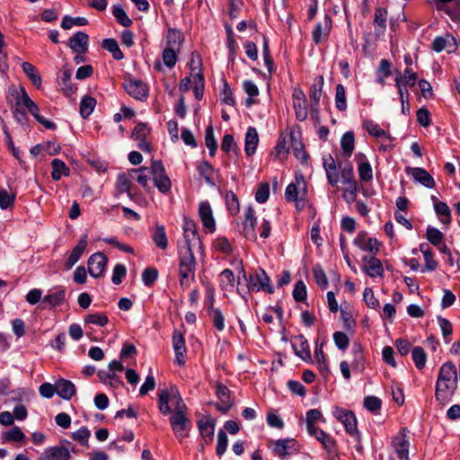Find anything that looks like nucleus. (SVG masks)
<instances>
[{
  "mask_svg": "<svg viewBox=\"0 0 460 460\" xmlns=\"http://www.w3.org/2000/svg\"><path fill=\"white\" fill-rule=\"evenodd\" d=\"M157 396L159 411L164 416L171 414L170 426L176 438L181 442L189 437L191 421L188 417V407L178 388L171 386L160 389Z\"/></svg>",
  "mask_w": 460,
  "mask_h": 460,
  "instance_id": "1",
  "label": "nucleus"
},
{
  "mask_svg": "<svg viewBox=\"0 0 460 460\" xmlns=\"http://www.w3.org/2000/svg\"><path fill=\"white\" fill-rule=\"evenodd\" d=\"M457 370L454 363L447 361L440 367L435 390L438 402L446 404L452 400L457 388Z\"/></svg>",
  "mask_w": 460,
  "mask_h": 460,
  "instance_id": "2",
  "label": "nucleus"
},
{
  "mask_svg": "<svg viewBox=\"0 0 460 460\" xmlns=\"http://www.w3.org/2000/svg\"><path fill=\"white\" fill-rule=\"evenodd\" d=\"M179 275L180 285L182 288H187L194 281L196 270V260L192 250L184 248L179 252Z\"/></svg>",
  "mask_w": 460,
  "mask_h": 460,
  "instance_id": "3",
  "label": "nucleus"
},
{
  "mask_svg": "<svg viewBox=\"0 0 460 460\" xmlns=\"http://www.w3.org/2000/svg\"><path fill=\"white\" fill-rule=\"evenodd\" d=\"M307 195V184L304 175L296 172L294 181L290 182L286 189L285 198L288 201L296 203V208L300 202H304Z\"/></svg>",
  "mask_w": 460,
  "mask_h": 460,
  "instance_id": "4",
  "label": "nucleus"
},
{
  "mask_svg": "<svg viewBox=\"0 0 460 460\" xmlns=\"http://www.w3.org/2000/svg\"><path fill=\"white\" fill-rule=\"evenodd\" d=\"M150 173L155 187L161 193H167L171 190L172 181L165 172V168L161 161H153Z\"/></svg>",
  "mask_w": 460,
  "mask_h": 460,
  "instance_id": "5",
  "label": "nucleus"
},
{
  "mask_svg": "<svg viewBox=\"0 0 460 460\" xmlns=\"http://www.w3.org/2000/svg\"><path fill=\"white\" fill-rule=\"evenodd\" d=\"M247 287L250 291L259 292L260 290H265L271 294L273 293V288L270 286V279L264 270L258 269L252 274L249 276Z\"/></svg>",
  "mask_w": 460,
  "mask_h": 460,
  "instance_id": "6",
  "label": "nucleus"
},
{
  "mask_svg": "<svg viewBox=\"0 0 460 460\" xmlns=\"http://www.w3.org/2000/svg\"><path fill=\"white\" fill-rule=\"evenodd\" d=\"M333 416L344 425L346 431L350 436L358 438L357 419L351 411L336 407L333 411Z\"/></svg>",
  "mask_w": 460,
  "mask_h": 460,
  "instance_id": "7",
  "label": "nucleus"
},
{
  "mask_svg": "<svg viewBox=\"0 0 460 460\" xmlns=\"http://www.w3.org/2000/svg\"><path fill=\"white\" fill-rule=\"evenodd\" d=\"M108 262V258L103 252H98L92 254L88 260V272L93 278H101Z\"/></svg>",
  "mask_w": 460,
  "mask_h": 460,
  "instance_id": "8",
  "label": "nucleus"
},
{
  "mask_svg": "<svg viewBox=\"0 0 460 460\" xmlns=\"http://www.w3.org/2000/svg\"><path fill=\"white\" fill-rule=\"evenodd\" d=\"M183 236L186 242V247L192 250V246L200 243L199 236L197 231V226L194 220L184 217L183 218Z\"/></svg>",
  "mask_w": 460,
  "mask_h": 460,
  "instance_id": "9",
  "label": "nucleus"
},
{
  "mask_svg": "<svg viewBox=\"0 0 460 460\" xmlns=\"http://www.w3.org/2000/svg\"><path fill=\"white\" fill-rule=\"evenodd\" d=\"M353 243L361 251L376 254L379 251V242L376 238L368 237L367 233L360 232L353 240Z\"/></svg>",
  "mask_w": 460,
  "mask_h": 460,
  "instance_id": "10",
  "label": "nucleus"
},
{
  "mask_svg": "<svg viewBox=\"0 0 460 460\" xmlns=\"http://www.w3.org/2000/svg\"><path fill=\"white\" fill-rule=\"evenodd\" d=\"M323 76L320 75L317 76L314 84H312L310 88V101H311V112L312 115H317L319 111V102L320 99L322 97L323 93Z\"/></svg>",
  "mask_w": 460,
  "mask_h": 460,
  "instance_id": "11",
  "label": "nucleus"
},
{
  "mask_svg": "<svg viewBox=\"0 0 460 460\" xmlns=\"http://www.w3.org/2000/svg\"><path fill=\"white\" fill-rule=\"evenodd\" d=\"M199 217L203 226L210 233L216 230V222L213 217V211L208 201H201L199 205Z\"/></svg>",
  "mask_w": 460,
  "mask_h": 460,
  "instance_id": "12",
  "label": "nucleus"
},
{
  "mask_svg": "<svg viewBox=\"0 0 460 460\" xmlns=\"http://www.w3.org/2000/svg\"><path fill=\"white\" fill-rule=\"evenodd\" d=\"M58 84L66 96L71 97L77 91V87L72 83V70L63 69L58 75Z\"/></svg>",
  "mask_w": 460,
  "mask_h": 460,
  "instance_id": "13",
  "label": "nucleus"
},
{
  "mask_svg": "<svg viewBox=\"0 0 460 460\" xmlns=\"http://www.w3.org/2000/svg\"><path fill=\"white\" fill-rule=\"evenodd\" d=\"M172 347L175 352V362L182 366L185 364L186 347L183 334L179 331H174L172 333Z\"/></svg>",
  "mask_w": 460,
  "mask_h": 460,
  "instance_id": "14",
  "label": "nucleus"
},
{
  "mask_svg": "<svg viewBox=\"0 0 460 460\" xmlns=\"http://www.w3.org/2000/svg\"><path fill=\"white\" fill-rule=\"evenodd\" d=\"M124 89L135 99L141 100L147 96V87L140 80L129 78L124 83Z\"/></svg>",
  "mask_w": 460,
  "mask_h": 460,
  "instance_id": "15",
  "label": "nucleus"
},
{
  "mask_svg": "<svg viewBox=\"0 0 460 460\" xmlns=\"http://www.w3.org/2000/svg\"><path fill=\"white\" fill-rule=\"evenodd\" d=\"M199 434L205 444H210L214 438L216 421L210 417H204L197 423Z\"/></svg>",
  "mask_w": 460,
  "mask_h": 460,
  "instance_id": "16",
  "label": "nucleus"
},
{
  "mask_svg": "<svg viewBox=\"0 0 460 460\" xmlns=\"http://www.w3.org/2000/svg\"><path fill=\"white\" fill-rule=\"evenodd\" d=\"M70 457V452L67 447L56 446L46 448L39 460H69Z\"/></svg>",
  "mask_w": 460,
  "mask_h": 460,
  "instance_id": "17",
  "label": "nucleus"
},
{
  "mask_svg": "<svg viewBox=\"0 0 460 460\" xmlns=\"http://www.w3.org/2000/svg\"><path fill=\"white\" fill-rule=\"evenodd\" d=\"M364 263V271L371 278L382 277L384 268L381 261L375 256H364L362 258Z\"/></svg>",
  "mask_w": 460,
  "mask_h": 460,
  "instance_id": "18",
  "label": "nucleus"
},
{
  "mask_svg": "<svg viewBox=\"0 0 460 460\" xmlns=\"http://www.w3.org/2000/svg\"><path fill=\"white\" fill-rule=\"evenodd\" d=\"M256 217L255 211L252 208H247L244 210L243 221V235L252 241H256L257 234L255 233Z\"/></svg>",
  "mask_w": 460,
  "mask_h": 460,
  "instance_id": "19",
  "label": "nucleus"
},
{
  "mask_svg": "<svg viewBox=\"0 0 460 460\" xmlns=\"http://www.w3.org/2000/svg\"><path fill=\"white\" fill-rule=\"evenodd\" d=\"M67 45L74 52L84 54L88 50L89 36L83 31H78L69 39Z\"/></svg>",
  "mask_w": 460,
  "mask_h": 460,
  "instance_id": "20",
  "label": "nucleus"
},
{
  "mask_svg": "<svg viewBox=\"0 0 460 460\" xmlns=\"http://www.w3.org/2000/svg\"><path fill=\"white\" fill-rule=\"evenodd\" d=\"M295 354L305 361H311L310 347L307 340L303 335L296 336L292 341Z\"/></svg>",
  "mask_w": 460,
  "mask_h": 460,
  "instance_id": "21",
  "label": "nucleus"
},
{
  "mask_svg": "<svg viewBox=\"0 0 460 460\" xmlns=\"http://www.w3.org/2000/svg\"><path fill=\"white\" fill-rule=\"evenodd\" d=\"M87 246V234H83L77 244L73 248L70 255L66 259L65 262V267L66 270L72 269V267L79 261L82 254L84 253L85 248Z\"/></svg>",
  "mask_w": 460,
  "mask_h": 460,
  "instance_id": "22",
  "label": "nucleus"
},
{
  "mask_svg": "<svg viewBox=\"0 0 460 460\" xmlns=\"http://www.w3.org/2000/svg\"><path fill=\"white\" fill-rule=\"evenodd\" d=\"M393 447L400 460H409L410 441L404 434L394 437Z\"/></svg>",
  "mask_w": 460,
  "mask_h": 460,
  "instance_id": "23",
  "label": "nucleus"
},
{
  "mask_svg": "<svg viewBox=\"0 0 460 460\" xmlns=\"http://www.w3.org/2000/svg\"><path fill=\"white\" fill-rule=\"evenodd\" d=\"M294 439H278L272 440L269 444V447L273 451V453L280 457H284L287 455H289V449L293 448L295 446Z\"/></svg>",
  "mask_w": 460,
  "mask_h": 460,
  "instance_id": "24",
  "label": "nucleus"
},
{
  "mask_svg": "<svg viewBox=\"0 0 460 460\" xmlns=\"http://www.w3.org/2000/svg\"><path fill=\"white\" fill-rule=\"evenodd\" d=\"M216 394L221 402L220 404L217 405V410L223 413L227 412L232 406L230 390L223 384H217Z\"/></svg>",
  "mask_w": 460,
  "mask_h": 460,
  "instance_id": "25",
  "label": "nucleus"
},
{
  "mask_svg": "<svg viewBox=\"0 0 460 460\" xmlns=\"http://www.w3.org/2000/svg\"><path fill=\"white\" fill-rule=\"evenodd\" d=\"M311 436H314L323 447L326 449V451L330 454L335 451V441L330 437L326 432H324L320 428H315L311 431H307Z\"/></svg>",
  "mask_w": 460,
  "mask_h": 460,
  "instance_id": "26",
  "label": "nucleus"
},
{
  "mask_svg": "<svg viewBox=\"0 0 460 460\" xmlns=\"http://www.w3.org/2000/svg\"><path fill=\"white\" fill-rule=\"evenodd\" d=\"M259 144V135L257 129L253 127H249L245 133V146L244 151L248 156L255 154L257 146Z\"/></svg>",
  "mask_w": 460,
  "mask_h": 460,
  "instance_id": "27",
  "label": "nucleus"
},
{
  "mask_svg": "<svg viewBox=\"0 0 460 460\" xmlns=\"http://www.w3.org/2000/svg\"><path fill=\"white\" fill-rule=\"evenodd\" d=\"M132 180L134 175H131L129 170L126 173H120L118 175L116 186L120 193H127L128 197L133 199L131 193Z\"/></svg>",
  "mask_w": 460,
  "mask_h": 460,
  "instance_id": "28",
  "label": "nucleus"
},
{
  "mask_svg": "<svg viewBox=\"0 0 460 460\" xmlns=\"http://www.w3.org/2000/svg\"><path fill=\"white\" fill-rule=\"evenodd\" d=\"M358 176L363 181H369L373 178V170L371 164L367 160V157L364 154L359 153L358 155Z\"/></svg>",
  "mask_w": 460,
  "mask_h": 460,
  "instance_id": "29",
  "label": "nucleus"
},
{
  "mask_svg": "<svg viewBox=\"0 0 460 460\" xmlns=\"http://www.w3.org/2000/svg\"><path fill=\"white\" fill-rule=\"evenodd\" d=\"M57 394L64 400H70L75 394V385L68 380L60 379L56 383Z\"/></svg>",
  "mask_w": 460,
  "mask_h": 460,
  "instance_id": "30",
  "label": "nucleus"
},
{
  "mask_svg": "<svg viewBox=\"0 0 460 460\" xmlns=\"http://www.w3.org/2000/svg\"><path fill=\"white\" fill-rule=\"evenodd\" d=\"M332 21L329 16L325 15L323 21L318 22L313 31V40L318 44L329 33L331 30Z\"/></svg>",
  "mask_w": 460,
  "mask_h": 460,
  "instance_id": "31",
  "label": "nucleus"
},
{
  "mask_svg": "<svg viewBox=\"0 0 460 460\" xmlns=\"http://www.w3.org/2000/svg\"><path fill=\"white\" fill-rule=\"evenodd\" d=\"M66 299V289L63 287H57L44 296L43 301L48 303L51 307H56L64 303Z\"/></svg>",
  "mask_w": 460,
  "mask_h": 460,
  "instance_id": "32",
  "label": "nucleus"
},
{
  "mask_svg": "<svg viewBox=\"0 0 460 460\" xmlns=\"http://www.w3.org/2000/svg\"><path fill=\"white\" fill-rule=\"evenodd\" d=\"M411 175L416 181H419L427 188H433L435 186L433 177L423 168H411Z\"/></svg>",
  "mask_w": 460,
  "mask_h": 460,
  "instance_id": "33",
  "label": "nucleus"
},
{
  "mask_svg": "<svg viewBox=\"0 0 460 460\" xmlns=\"http://www.w3.org/2000/svg\"><path fill=\"white\" fill-rule=\"evenodd\" d=\"M291 147L295 156L302 163L306 162L307 154L305 150V146L299 138H297L293 132L290 133Z\"/></svg>",
  "mask_w": 460,
  "mask_h": 460,
  "instance_id": "34",
  "label": "nucleus"
},
{
  "mask_svg": "<svg viewBox=\"0 0 460 460\" xmlns=\"http://www.w3.org/2000/svg\"><path fill=\"white\" fill-rule=\"evenodd\" d=\"M183 42V37L181 31L175 29H169L166 35V47L180 50L181 45Z\"/></svg>",
  "mask_w": 460,
  "mask_h": 460,
  "instance_id": "35",
  "label": "nucleus"
},
{
  "mask_svg": "<svg viewBox=\"0 0 460 460\" xmlns=\"http://www.w3.org/2000/svg\"><path fill=\"white\" fill-rule=\"evenodd\" d=\"M22 68L23 73L28 76L31 82L37 87L41 86V76L36 67L29 62H22Z\"/></svg>",
  "mask_w": 460,
  "mask_h": 460,
  "instance_id": "36",
  "label": "nucleus"
},
{
  "mask_svg": "<svg viewBox=\"0 0 460 460\" xmlns=\"http://www.w3.org/2000/svg\"><path fill=\"white\" fill-rule=\"evenodd\" d=\"M198 172L205 179L208 185H214V175L216 171L214 167L207 161H201L198 165Z\"/></svg>",
  "mask_w": 460,
  "mask_h": 460,
  "instance_id": "37",
  "label": "nucleus"
},
{
  "mask_svg": "<svg viewBox=\"0 0 460 460\" xmlns=\"http://www.w3.org/2000/svg\"><path fill=\"white\" fill-rule=\"evenodd\" d=\"M152 239L155 245L161 250H165L168 246V240L165 233V228L164 226H156L153 234Z\"/></svg>",
  "mask_w": 460,
  "mask_h": 460,
  "instance_id": "38",
  "label": "nucleus"
},
{
  "mask_svg": "<svg viewBox=\"0 0 460 460\" xmlns=\"http://www.w3.org/2000/svg\"><path fill=\"white\" fill-rule=\"evenodd\" d=\"M387 12L385 9L377 8L375 13L374 25L376 33L383 34L386 27Z\"/></svg>",
  "mask_w": 460,
  "mask_h": 460,
  "instance_id": "39",
  "label": "nucleus"
},
{
  "mask_svg": "<svg viewBox=\"0 0 460 460\" xmlns=\"http://www.w3.org/2000/svg\"><path fill=\"white\" fill-rule=\"evenodd\" d=\"M355 137L352 131H347L343 134L341 139V147L345 156L351 155L354 150Z\"/></svg>",
  "mask_w": 460,
  "mask_h": 460,
  "instance_id": "40",
  "label": "nucleus"
},
{
  "mask_svg": "<svg viewBox=\"0 0 460 460\" xmlns=\"http://www.w3.org/2000/svg\"><path fill=\"white\" fill-rule=\"evenodd\" d=\"M102 47L111 53L112 57L116 60H120L124 58L122 51L116 40L105 39L102 42Z\"/></svg>",
  "mask_w": 460,
  "mask_h": 460,
  "instance_id": "41",
  "label": "nucleus"
},
{
  "mask_svg": "<svg viewBox=\"0 0 460 460\" xmlns=\"http://www.w3.org/2000/svg\"><path fill=\"white\" fill-rule=\"evenodd\" d=\"M420 251L422 252L425 261V270L429 271L435 270L438 267V262L433 258V253L428 244L421 243Z\"/></svg>",
  "mask_w": 460,
  "mask_h": 460,
  "instance_id": "42",
  "label": "nucleus"
},
{
  "mask_svg": "<svg viewBox=\"0 0 460 460\" xmlns=\"http://www.w3.org/2000/svg\"><path fill=\"white\" fill-rule=\"evenodd\" d=\"M51 176L52 179L55 181L60 180L63 175L69 174V169L67 168L66 164L59 159H53L51 162Z\"/></svg>",
  "mask_w": 460,
  "mask_h": 460,
  "instance_id": "43",
  "label": "nucleus"
},
{
  "mask_svg": "<svg viewBox=\"0 0 460 460\" xmlns=\"http://www.w3.org/2000/svg\"><path fill=\"white\" fill-rule=\"evenodd\" d=\"M363 128L367 131V133L376 137H385L387 139H391L389 134H387L384 129H382L376 123L372 120H365L363 122Z\"/></svg>",
  "mask_w": 460,
  "mask_h": 460,
  "instance_id": "44",
  "label": "nucleus"
},
{
  "mask_svg": "<svg viewBox=\"0 0 460 460\" xmlns=\"http://www.w3.org/2000/svg\"><path fill=\"white\" fill-rule=\"evenodd\" d=\"M434 209L436 214L439 217V220L443 224H449L451 221V211L449 207L445 202H435Z\"/></svg>",
  "mask_w": 460,
  "mask_h": 460,
  "instance_id": "45",
  "label": "nucleus"
},
{
  "mask_svg": "<svg viewBox=\"0 0 460 460\" xmlns=\"http://www.w3.org/2000/svg\"><path fill=\"white\" fill-rule=\"evenodd\" d=\"M315 363L323 376H327L330 372L327 360L323 351L322 346H316L314 349Z\"/></svg>",
  "mask_w": 460,
  "mask_h": 460,
  "instance_id": "46",
  "label": "nucleus"
},
{
  "mask_svg": "<svg viewBox=\"0 0 460 460\" xmlns=\"http://www.w3.org/2000/svg\"><path fill=\"white\" fill-rule=\"evenodd\" d=\"M96 105V101L91 96H84L80 103V113L83 118H88Z\"/></svg>",
  "mask_w": 460,
  "mask_h": 460,
  "instance_id": "47",
  "label": "nucleus"
},
{
  "mask_svg": "<svg viewBox=\"0 0 460 460\" xmlns=\"http://www.w3.org/2000/svg\"><path fill=\"white\" fill-rule=\"evenodd\" d=\"M131 175H134V180H136L138 184L143 187H146L149 181V173L150 171L147 167H140L139 169H131L129 170Z\"/></svg>",
  "mask_w": 460,
  "mask_h": 460,
  "instance_id": "48",
  "label": "nucleus"
},
{
  "mask_svg": "<svg viewBox=\"0 0 460 460\" xmlns=\"http://www.w3.org/2000/svg\"><path fill=\"white\" fill-rule=\"evenodd\" d=\"M335 106L340 111L347 110L346 91L344 86L341 84L336 85Z\"/></svg>",
  "mask_w": 460,
  "mask_h": 460,
  "instance_id": "49",
  "label": "nucleus"
},
{
  "mask_svg": "<svg viewBox=\"0 0 460 460\" xmlns=\"http://www.w3.org/2000/svg\"><path fill=\"white\" fill-rule=\"evenodd\" d=\"M439 11L447 13L453 22H460V0L453 1L450 6L446 5L445 9H440Z\"/></svg>",
  "mask_w": 460,
  "mask_h": 460,
  "instance_id": "50",
  "label": "nucleus"
},
{
  "mask_svg": "<svg viewBox=\"0 0 460 460\" xmlns=\"http://www.w3.org/2000/svg\"><path fill=\"white\" fill-rule=\"evenodd\" d=\"M205 143L207 147L209 150V155H214L216 154L217 148V143L214 136V128L212 125H209L206 128L205 133Z\"/></svg>",
  "mask_w": 460,
  "mask_h": 460,
  "instance_id": "51",
  "label": "nucleus"
},
{
  "mask_svg": "<svg viewBox=\"0 0 460 460\" xmlns=\"http://www.w3.org/2000/svg\"><path fill=\"white\" fill-rule=\"evenodd\" d=\"M179 51L180 50H176L173 49L164 48V49L163 50V53H162V58H163L164 64L167 67L172 68L175 66L177 59H178Z\"/></svg>",
  "mask_w": 460,
  "mask_h": 460,
  "instance_id": "52",
  "label": "nucleus"
},
{
  "mask_svg": "<svg viewBox=\"0 0 460 460\" xmlns=\"http://www.w3.org/2000/svg\"><path fill=\"white\" fill-rule=\"evenodd\" d=\"M87 22H88V21L84 17H71V16L66 15L61 22V27L64 30H69L74 25L84 26L87 24Z\"/></svg>",
  "mask_w": 460,
  "mask_h": 460,
  "instance_id": "53",
  "label": "nucleus"
},
{
  "mask_svg": "<svg viewBox=\"0 0 460 460\" xmlns=\"http://www.w3.org/2000/svg\"><path fill=\"white\" fill-rule=\"evenodd\" d=\"M23 106L30 111L31 108H34L36 103L29 97L24 88H21L19 92H16V106Z\"/></svg>",
  "mask_w": 460,
  "mask_h": 460,
  "instance_id": "54",
  "label": "nucleus"
},
{
  "mask_svg": "<svg viewBox=\"0 0 460 460\" xmlns=\"http://www.w3.org/2000/svg\"><path fill=\"white\" fill-rule=\"evenodd\" d=\"M243 88L244 92L246 93V94L249 96V98L246 100L247 106L252 105L253 104L252 98L259 95V88L253 82H252L250 80H245L243 82Z\"/></svg>",
  "mask_w": 460,
  "mask_h": 460,
  "instance_id": "55",
  "label": "nucleus"
},
{
  "mask_svg": "<svg viewBox=\"0 0 460 460\" xmlns=\"http://www.w3.org/2000/svg\"><path fill=\"white\" fill-rule=\"evenodd\" d=\"M426 237L428 241L435 246H438L444 240L443 233L432 226L427 228Z\"/></svg>",
  "mask_w": 460,
  "mask_h": 460,
  "instance_id": "56",
  "label": "nucleus"
},
{
  "mask_svg": "<svg viewBox=\"0 0 460 460\" xmlns=\"http://www.w3.org/2000/svg\"><path fill=\"white\" fill-rule=\"evenodd\" d=\"M411 357L417 368L422 369L425 367L427 356L421 347H415L412 349Z\"/></svg>",
  "mask_w": 460,
  "mask_h": 460,
  "instance_id": "57",
  "label": "nucleus"
},
{
  "mask_svg": "<svg viewBox=\"0 0 460 460\" xmlns=\"http://www.w3.org/2000/svg\"><path fill=\"white\" fill-rule=\"evenodd\" d=\"M293 107L296 118L300 121H305L308 116L306 100L293 102Z\"/></svg>",
  "mask_w": 460,
  "mask_h": 460,
  "instance_id": "58",
  "label": "nucleus"
},
{
  "mask_svg": "<svg viewBox=\"0 0 460 460\" xmlns=\"http://www.w3.org/2000/svg\"><path fill=\"white\" fill-rule=\"evenodd\" d=\"M108 322V316L105 314L101 313L90 314L84 317L85 323H92L98 326H104Z\"/></svg>",
  "mask_w": 460,
  "mask_h": 460,
  "instance_id": "59",
  "label": "nucleus"
},
{
  "mask_svg": "<svg viewBox=\"0 0 460 460\" xmlns=\"http://www.w3.org/2000/svg\"><path fill=\"white\" fill-rule=\"evenodd\" d=\"M112 13L116 20L124 27H128L132 24V20L127 15L124 9L119 6L116 5L113 7Z\"/></svg>",
  "mask_w": 460,
  "mask_h": 460,
  "instance_id": "60",
  "label": "nucleus"
},
{
  "mask_svg": "<svg viewBox=\"0 0 460 460\" xmlns=\"http://www.w3.org/2000/svg\"><path fill=\"white\" fill-rule=\"evenodd\" d=\"M322 419V413L317 409H312L306 413V429L307 431H311L312 429L317 428L315 426V422Z\"/></svg>",
  "mask_w": 460,
  "mask_h": 460,
  "instance_id": "61",
  "label": "nucleus"
},
{
  "mask_svg": "<svg viewBox=\"0 0 460 460\" xmlns=\"http://www.w3.org/2000/svg\"><path fill=\"white\" fill-rule=\"evenodd\" d=\"M454 40L455 39L452 36L436 37L432 42V49L436 52H441L450 44V41Z\"/></svg>",
  "mask_w": 460,
  "mask_h": 460,
  "instance_id": "62",
  "label": "nucleus"
},
{
  "mask_svg": "<svg viewBox=\"0 0 460 460\" xmlns=\"http://www.w3.org/2000/svg\"><path fill=\"white\" fill-rule=\"evenodd\" d=\"M226 202L229 212L236 215L239 212V201L236 195L233 191H228L226 195Z\"/></svg>",
  "mask_w": 460,
  "mask_h": 460,
  "instance_id": "63",
  "label": "nucleus"
},
{
  "mask_svg": "<svg viewBox=\"0 0 460 460\" xmlns=\"http://www.w3.org/2000/svg\"><path fill=\"white\" fill-rule=\"evenodd\" d=\"M90 436V430L86 427H81L79 429L72 433L71 438L74 440L78 441L81 445L85 446L88 443Z\"/></svg>",
  "mask_w": 460,
  "mask_h": 460,
  "instance_id": "64",
  "label": "nucleus"
}]
</instances>
